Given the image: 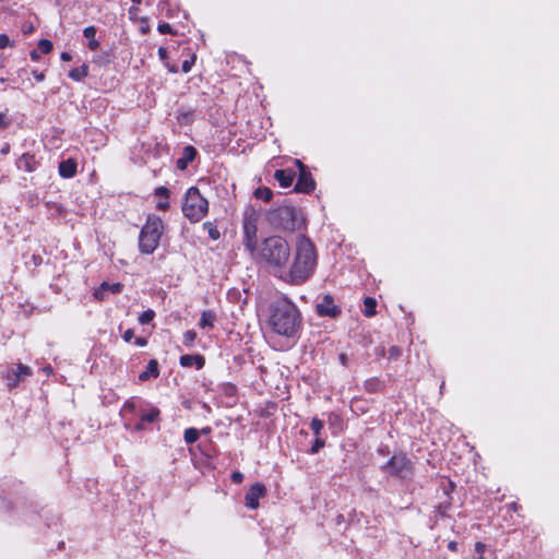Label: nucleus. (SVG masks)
<instances>
[{"label": "nucleus", "instance_id": "052dcab7", "mask_svg": "<svg viewBox=\"0 0 559 559\" xmlns=\"http://www.w3.org/2000/svg\"><path fill=\"white\" fill-rule=\"evenodd\" d=\"M379 355H381V356H382V355H384V349H383V348H381V349L379 350Z\"/></svg>", "mask_w": 559, "mask_h": 559}, {"label": "nucleus", "instance_id": "864d4df0", "mask_svg": "<svg viewBox=\"0 0 559 559\" xmlns=\"http://www.w3.org/2000/svg\"><path fill=\"white\" fill-rule=\"evenodd\" d=\"M448 548L451 550V551H455L456 548H457V543L456 542H450L449 545H448Z\"/></svg>", "mask_w": 559, "mask_h": 559}, {"label": "nucleus", "instance_id": "c756f323", "mask_svg": "<svg viewBox=\"0 0 559 559\" xmlns=\"http://www.w3.org/2000/svg\"><path fill=\"white\" fill-rule=\"evenodd\" d=\"M159 415V411L157 408H152L148 413L142 414L141 419L143 421L153 423Z\"/></svg>", "mask_w": 559, "mask_h": 559}, {"label": "nucleus", "instance_id": "a211bd4d", "mask_svg": "<svg viewBox=\"0 0 559 559\" xmlns=\"http://www.w3.org/2000/svg\"><path fill=\"white\" fill-rule=\"evenodd\" d=\"M159 376L158 362L155 359L148 361L146 369L140 373L139 379L146 381L150 378H157Z\"/></svg>", "mask_w": 559, "mask_h": 559}, {"label": "nucleus", "instance_id": "0eeeda50", "mask_svg": "<svg viewBox=\"0 0 559 559\" xmlns=\"http://www.w3.org/2000/svg\"><path fill=\"white\" fill-rule=\"evenodd\" d=\"M392 475L407 478L413 474L412 462L404 454L393 455L384 466Z\"/></svg>", "mask_w": 559, "mask_h": 559}, {"label": "nucleus", "instance_id": "393cba45", "mask_svg": "<svg viewBox=\"0 0 559 559\" xmlns=\"http://www.w3.org/2000/svg\"><path fill=\"white\" fill-rule=\"evenodd\" d=\"M310 428H311L314 437H323L322 431L324 428V424L321 419L313 418L310 423Z\"/></svg>", "mask_w": 559, "mask_h": 559}, {"label": "nucleus", "instance_id": "9b49d317", "mask_svg": "<svg viewBox=\"0 0 559 559\" xmlns=\"http://www.w3.org/2000/svg\"><path fill=\"white\" fill-rule=\"evenodd\" d=\"M266 495V487L262 483L251 485L247 492V508L257 509L259 507V499L264 498Z\"/></svg>", "mask_w": 559, "mask_h": 559}, {"label": "nucleus", "instance_id": "c85d7f7f", "mask_svg": "<svg viewBox=\"0 0 559 559\" xmlns=\"http://www.w3.org/2000/svg\"><path fill=\"white\" fill-rule=\"evenodd\" d=\"M37 49L41 52V53H48L52 50V43L48 39H40L38 45H37Z\"/></svg>", "mask_w": 559, "mask_h": 559}, {"label": "nucleus", "instance_id": "2eb2a0df", "mask_svg": "<svg viewBox=\"0 0 559 559\" xmlns=\"http://www.w3.org/2000/svg\"><path fill=\"white\" fill-rule=\"evenodd\" d=\"M205 364V359L201 355H182L180 357V365L182 367H192L195 366L197 369L203 368Z\"/></svg>", "mask_w": 559, "mask_h": 559}, {"label": "nucleus", "instance_id": "aec40b11", "mask_svg": "<svg viewBox=\"0 0 559 559\" xmlns=\"http://www.w3.org/2000/svg\"><path fill=\"white\" fill-rule=\"evenodd\" d=\"M384 388L383 382L379 378H370L365 381V389L370 392H380Z\"/></svg>", "mask_w": 559, "mask_h": 559}, {"label": "nucleus", "instance_id": "de8ad7c7", "mask_svg": "<svg viewBox=\"0 0 559 559\" xmlns=\"http://www.w3.org/2000/svg\"><path fill=\"white\" fill-rule=\"evenodd\" d=\"M32 74L34 75V78L36 79V81L38 82H41L45 80V74L43 72H37L36 70H34L32 72Z\"/></svg>", "mask_w": 559, "mask_h": 559}, {"label": "nucleus", "instance_id": "423d86ee", "mask_svg": "<svg viewBox=\"0 0 559 559\" xmlns=\"http://www.w3.org/2000/svg\"><path fill=\"white\" fill-rule=\"evenodd\" d=\"M271 222L286 230H295L302 226L301 212L293 205H282L271 213Z\"/></svg>", "mask_w": 559, "mask_h": 559}, {"label": "nucleus", "instance_id": "39448f33", "mask_svg": "<svg viewBox=\"0 0 559 559\" xmlns=\"http://www.w3.org/2000/svg\"><path fill=\"white\" fill-rule=\"evenodd\" d=\"M207 210L209 203L199 189L195 187L188 189L182 204L183 215L191 222H199L206 215Z\"/></svg>", "mask_w": 559, "mask_h": 559}, {"label": "nucleus", "instance_id": "09e8293b", "mask_svg": "<svg viewBox=\"0 0 559 559\" xmlns=\"http://www.w3.org/2000/svg\"><path fill=\"white\" fill-rule=\"evenodd\" d=\"M29 56H31L32 60H34V61H37V60H39V58H40V55H39V52H38V49H34V50H32V51H31V53H29Z\"/></svg>", "mask_w": 559, "mask_h": 559}, {"label": "nucleus", "instance_id": "f257e3e1", "mask_svg": "<svg viewBox=\"0 0 559 559\" xmlns=\"http://www.w3.org/2000/svg\"><path fill=\"white\" fill-rule=\"evenodd\" d=\"M267 323L274 333L294 338L301 329L302 317L294 302L282 297L271 302Z\"/></svg>", "mask_w": 559, "mask_h": 559}, {"label": "nucleus", "instance_id": "680f3d73", "mask_svg": "<svg viewBox=\"0 0 559 559\" xmlns=\"http://www.w3.org/2000/svg\"><path fill=\"white\" fill-rule=\"evenodd\" d=\"M133 3L139 4L141 0H131Z\"/></svg>", "mask_w": 559, "mask_h": 559}, {"label": "nucleus", "instance_id": "f3484780", "mask_svg": "<svg viewBox=\"0 0 559 559\" xmlns=\"http://www.w3.org/2000/svg\"><path fill=\"white\" fill-rule=\"evenodd\" d=\"M195 155L197 151L193 146H186L182 156L177 160V167L181 170L186 169L188 164L194 159Z\"/></svg>", "mask_w": 559, "mask_h": 559}, {"label": "nucleus", "instance_id": "8fccbe9b", "mask_svg": "<svg viewBox=\"0 0 559 559\" xmlns=\"http://www.w3.org/2000/svg\"><path fill=\"white\" fill-rule=\"evenodd\" d=\"M133 409H134V404L132 402H126L123 405V408H122V411H133Z\"/></svg>", "mask_w": 559, "mask_h": 559}, {"label": "nucleus", "instance_id": "f8f14e48", "mask_svg": "<svg viewBox=\"0 0 559 559\" xmlns=\"http://www.w3.org/2000/svg\"><path fill=\"white\" fill-rule=\"evenodd\" d=\"M123 285L121 283L109 284L104 282L99 288L94 293V296L98 300H103L106 297V293L118 294L122 290Z\"/></svg>", "mask_w": 559, "mask_h": 559}, {"label": "nucleus", "instance_id": "4468645a", "mask_svg": "<svg viewBox=\"0 0 559 559\" xmlns=\"http://www.w3.org/2000/svg\"><path fill=\"white\" fill-rule=\"evenodd\" d=\"M37 160L35 159V156L29 154V153H25L23 154L19 159H17V167L20 169H23L27 173H32L34 171L36 168H37Z\"/></svg>", "mask_w": 559, "mask_h": 559}, {"label": "nucleus", "instance_id": "f704fd0d", "mask_svg": "<svg viewBox=\"0 0 559 559\" xmlns=\"http://www.w3.org/2000/svg\"><path fill=\"white\" fill-rule=\"evenodd\" d=\"M195 332L194 331H187L185 334H183V343L188 346L192 345L193 341L195 340Z\"/></svg>", "mask_w": 559, "mask_h": 559}, {"label": "nucleus", "instance_id": "c9c22d12", "mask_svg": "<svg viewBox=\"0 0 559 559\" xmlns=\"http://www.w3.org/2000/svg\"><path fill=\"white\" fill-rule=\"evenodd\" d=\"M485 549H486V545H485V544H483L481 542H477V543L475 544V551H476L477 554H479V556H478V558H477V559H486V558L484 557V555H483V554H484V551H485Z\"/></svg>", "mask_w": 559, "mask_h": 559}, {"label": "nucleus", "instance_id": "3c124183", "mask_svg": "<svg viewBox=\"0 0 559 559\" xmlns=\"http://www.w3.org/2000/svg\"><path fill=\"white\" fill-rule=\"evenodd\" d=\"M147 343V341L143 337H136L135 338V344L139 345V346H145Z\"/></svg>", "mask_w": 559, "mask_h": 559}, {"label": "nucleus", "instance_id": "49530a36", "mask_svg": "<svg viewBox=\"0 0 559 559\" xmlns=\"http://www.w3.org/2000/svg\"><path fill=\"white\" fill-rule=\"evenodd\" d=\"M34 29L33 25L31 23H25L23 26H22V31L24 34H29L32 33Z\"/></svg>", "mask_w": 559, "mask_h": 559}, {"label": "nucleus", "instance_id": "72a5a7b5", "mask_svg": "<svg viewBox=\"0 0 559 559\" xmlns=\"http://www.w3.org/2000/svg\"><path fill=\"white\" fill-rule=\"evenodd\" d=\"M154 194H155L156 197H159V198L168 199V198H169V194H170V191H169V189H167L166 187H157V188L154 190Z\"/></svg>", "mask_w": 559, "mask_h": 559}, {"label": "nucleus", "instance_id": "5701e85b", "mask_svg": "<svg viewBox=\"0 0 559 559\" xmlns=\"http://www.w3.org/2000/svg\"><path fill=\"white\" fill-rule=\"evenodd\" d=\"M87 74H88V66L87 64H83L80 68H73L69 72V76L74 81H81L83 78L87 76Z\"/></svg>", "mask_w": 559, "mask_h": 559}, {"label": "nucleus", "instance_id": "6ab92c4d", "mask_svg": "<svg viewBox=\"0 0 559 559\" xmlns=\"http://www.w3.org/2000/svg\"><path fill=\"white\" fill-rule=\"evenodd\" d=\"M84 37L88 39V48L96 50L99 47V41L95 38L96 28L94 26H87L83 31Z\"/></svg>", "mask_w": 559, "mask_h": 559}, {"label": "nucleus", "instance_id": "412c9836", "mask_svg": "<svg viewBox=\"0 0 559 559\" xmlns=\"http://www.w3.org/2000/svg\"><path fill=\"white\" fill-rule=\"evenodd\" d=\"M216 317L215 313L211 310H206L202 312L199 325L201 328H212L214 324Z\"/></svg>", "mask_w": 559, "mask_h": 559}, {"label": "nucleus", "instance_id": "ddd939ff", "mask_svg": "<svg viewBox=\"0 0 559 559\" xmlns=\"http://www.w3.org/2000/svg\"><path fill=\"white\" fill-rule=\"evenodd\" d=\"M296 173L293 169H277L274 173V178L283 188H288L293 185Z\"/></svg>", "mask_w": 559, "mask_h": 559}, {"label": "nucleus", "instance_id": "f03ea898", "mask_svg": "<svg viewBox=\"0 0 559 559\" xmlns=\"http://www.w3.org/2000/svg\"><path fill=\"white\" fill-rule=\"evenodd\" d=\"M317 254L313 243L300 235L296 240V251L289 269L284 267L280 274L287 283L299 285L305 283L314 272Z\"/></svg>", "mask_w": 559, "mask_h": 559}, {"label": "nucleus", "instance_id": "ea45409f", "mask_svg": "<svg viewBox=\"0 0 559 559\" xmlns=\"http://www.w3.org/2000/svg\"><path fill=\"white\" fill-rule=\"evenodd\" d=\"M231 480L235 483V484H240L242 480H243V474L240 473V472H234L231 474Z\"/></svg>", "mask_w": 559, "mask_h": 559}, {"label": "nucleus", "instance_id": "1a4fd4ad", "mask_svg": "<svg viewBox=\"0 0 559 559\" xmlns=\"http://www.w3.org/2000/svg\"><path fill=\"white\" fill-rule=\"evenodd\" d=\"M29 376H32V369L23 364H17L15 368H10L7 370L4 379L7 380L8 388L13 389Z\"/></svg>", "mask_w": 559, "mask_h": 559}, {"label": "nucleus", "instance_id": "9d476101", "mask_svg": "<svg viewBox=\"0 0 559 559\" xmlns=\"http://www.w3.org/2000/svg\"><path fill=\"white\" fill-rule=\"evenodd\" d=\"M317 312L321 317L335 318L341 311L340 308L334 304L332 296L324 295L317 304Z\"/></svg>", "mask_w": 559, "mask_h": 559}, {"label": "nucleus", "instance_id": "bf43d9fd", "mask_svg": "<svg viewBox=\"0 0 559 559\" xmlns=\"http://www.w3.org/2000/svg\"><path fill=\"white\" fill-rule=\"evenodd\" d=\"M45 371H46V372H48V373H50L52 370H51V368H50V367H47V368H45Z\"/></svg>", "mask_w": 559, "mask_h": 559}, {"label": "nucleus", "instance_id": "c03bdc74", "mask_svg": "<svg viewBox=\"0 0 559 559\" xmlns=\"http://www.w3.org/2000/svg\"><path fill=\"white\" fill-rule=\"evenodd\" d=\"M167 55H168L167 48H165V47L158 48V56L162 60H165L167 58Z\"/></svg>", "mask_w": 559, "mask_h": 559}, {"label": "nucleus", "instance_id": "bb28decb", "mask_svg": "<svg viewBox=\"0 0 559 559\" xmlns=\"http://www.w3.org/2000/svg\"><path fill=\"white\" fill-rule=\"evenodd\" d=\"M325 445V438L324 437H314V442L312 447L309 450L310 454L318 453L323 447Z\"/></svg>", "mask_w": 559, "mask_h": 559}, {"label": "nucleus", "instance_id": "4be33fe9", "mask_svg": "<svg viewBox=\"0 0 559 559\" xmlns=\"http://www.w3.org/2000/svg\"><path fill=\"white\" fill-rule=\"evenodd\" d=\"M253 197L258 200L269 202L273 197V191L267 187H259L253 191Z\"/></svg>", "mask_w": 559, "mask_h": 559}, {"label": "nucleus", "instance_id": "5fc2aeb1", "mask_svg": "<svg viewBox=\"0 0 559 559\" xmlns=\"http://www.w3.org/2000/svg\"><path fill=\"white\" fill-rule=\"evenodd\" d=\"M138 10H139L138 7H131L130 10H129L130 15H134L135 16L136 13H138Z\"/></svg>", "mask_w": 559, "mask_h": 559}, {"label": "nucleus", "instance_id": "603ef678", "mask_svg": "<svg viewBox=\"0 0 559 559\" xmlns=\"http://www.w3.org/2000/svg\"><path fill=\"white\" fill-rule=\"evenodd\" d=\"M61 60L63 61H70L72 59L71 55L69 52H62L60 56Z\"/></svg>", "mask_w": 559, "mask_h": 559}, {"label": "nucleus", "instance_id": "a878e982", "mask_svg": "<svg viewBox=\"0 0 559 559\" xmlns=\"http://www.w3.org/2000/svg\"><path fill=\"white\" fill-rule=\"evenodd\" d=\"M199 438V431L195 428H188L185 430V441L187 443H193Z\"/></svg>", "mask_w": 559, "mask_h": 559}, {"label": "nucleus", "instance_id": "473e14b6", "mask_svg": "<svg viewBox=\"0 0 559 559\" xmlns=\"http://www.w3.org/2000/svg\"><path fill=\"white\" fill-rule=\"evenodd\" d=\"M402 355V350L397 346H392L389 348V359L391 360H397Z\"/></svg>", "mask_w": 559, "mask_h": 559}, {"label": "nucleus", "instance_id": "37998d69", "mask_svg": "<svg viewBox=\"0 0 559 559\" xmlns=\"http://www.w3.org/2000/svg\"><path fill=\"white\" fill-rule=\"evenodd\" d=\"M133 336H134V332H133V330H131V329L127 330V331L123 333V340H124L126 342H130V341L133 338Z\"/></svg>", "mask_w": 559, "mask_h": 559}, {"label": "nucleus", "instance_id": "7c9ffc66", "mask_svg": "<svg viewBox=\"0 0 559 559\" xmlns=\"http://www.w3.org/2000/svg\"><path fill=\"white\" fill-rule=\"evenodd\" d=\"M155 317V312L151 309L142 312V314L139 318V321L141 324H147L150 323Z\"/></svg>", "mask_w": 559, "mask_h": 559}, {"label": "nucleus", "instance_id": "dca6fc26", "mask_svg": "<svg viewBox=\"0 0 559 559\" xmlns=\"http://www.w3.org/2000/svg\"><path fill=\"white\" fill-rule=\"evenodd\" d=\"M75 173H76V163L74 159L69 158V159L62 160L59 164V175L62 178H71L75 175Z\"/></svg>", "mask_w": 559, "mask_h": 559}, {"label": "nucleus", "instance_id": "6e6552de", "mask_svg": "<svg viewBox=\"0 0 559 559\" xmlns=\"http://www.w3.org/2000/svg\"><path fill=\"white\" fill-rule=\"evenodd\" d=\"M295 164L299 168V176H298V179H297L294 190L296 192H300V193L312 192L316 188V182H314L312 175L310 174V171L307 169V167L300 160L296 159Z\"/></svg>", "mask_w": 559, "mask_h": 559}, {"label": "nucleus", "instance_id": "13d9d810", "mask_svg": "<svg viewBox=\"0 0 559 559\" xmlns=\"http://www.w3.org/2000/svg\"><path fill=\"white\" fill-rule=\"evenodd\" d=\"M253 215H255V211H252V214H250V215L247 213V219L251 218Z\"/></svg>", "mask_w": 559, "mask_h": 559}, {"label": "nucleus", "instance_id": "a19ab883", "mask_svg": "<svg viewBox=\"0 0 559 559\" xmlns=\"http://www.w3.org/2000/svg\"><path fill=\"white\" fill-rule=\"evenodd\" d=\"M193 62H194V57L191 60L183 61V63H182V71L185 73H188L191 70V67H192Z\"/></svg>", "mask_w": 559, "mask_h": 559}, {"label": "nucleus", "instance_id": "4c0bfd02", "mask_svg": "<svg viewBox=\"0 0 559 559\" xmlns=\"http://www.w3.org/2000/svg\"><path fill=\"white\" fill-rule=\"evenodd\" d=\"M10 119L5 116V114L0 112V129H7L10 126Z\"/></svg>", "mask_w": 559, "mask_h": 559}, {"label": "nucleus", "instance_id": "4d7b16f0", "mask_svg": "<svg viewBox=\"0 0 559 559\" xmlns=\"http://www.w3.org/2000/svg\"><path fill=\"white\" fill-rule=\"evenodd\" d=\"M509 508L513 511H516L518 510V504L515 502H512L509 504Z\"/></svg>", "mask_w": 559, "mask_h": 559}, {"label": "nucleus", "instance_id": "e2e57ef3", "mask_svg": "<svg viewBox=\"0 0 559 559\" xmlns=\"http://www.w3.org/2000/svg\"><path fill=\"white\" fill-rule=\"evenodd\" d=\"M9 150V146H7L5 148L2 150V153H7Z\"/></svg>", "mask_w": 559, "mask_h": 559}, {"label": "nucleus", "instance_id": "2f4dec72", "mask_svg": "<svg viewBox=\"0 0 559 559\" xmlns=\"http://www.w3.org/2000/svg\"><path fill=\"white\" fill-rule=\"evenodd\" d=\"M204 228L207 229L209 231V235L210 237L213 239V240H216L219 238V231L217 230L216 227H214L211 223H205L204 224Z\"/></svg>", "mask_w": 559, "mask_h": 559}, {"label": "nucleus", "instance_id": "cd10ccee", "mask_svg": "<svg viewBox=\"0 0 559 559\" xmlns=\"http://www.w3.org/2000/svg\"><path fill=\"white\" fill-rule=\"evenodd\" d=\"M325 445V438L324 437H314V442L312 447L309 450L310 454L318 453L323 447Z\"/></svg>", "mask_w": 559, "mask_h": 559}, {"label": "nucleus", "instance_id": "b1692460", "mask_svg": "<svg viewBox=\"0 0 559 559\" xmlns=\"http://www.w3.org/2000/svg\"><path fill=\"white\" fill-rule=\"evenodd\" d=\"M377 301L372 297H366L364 300V314L366 317H373L376 314Z\"/></svg>", "mask_w": 559, "mask_h": 559}, {"label": "nucleus", "instance_id": "6e6d98bb", "mask_svg": "<svg viewBox=\"0 0 559 559\" xmlns=\"http://www.w3.org/2000/svg\"><path fill=\"white\" fill-rule=\"evenodd\" d=\"M262 312H263V309H262V306L261 305H258V308H257V313L259 317L262 316Z\"/></svg>", "mask_w": 559, "mask_h": 559}, {"label": "nucleus", "instance_id": "7ed1b4c3", "mask_svg": "<svg viewBox=\"0 0 559 559\" xmlns=\"http://www.w3.org/2000/svg\"><path fill=\"white\" fill-rule=\"evenodd\" d=\"M250 233L251 227L247 224V250L251 252L252 258L257 262H266L277 267L282 273L290 255L287 241L282 237L273 236L260 243H253Z\"/></svg>", "mask_w": 559, "mask_h": 559}, {"label": "nucleus", "instance_id": "58836bf2", "mask_svg": "<svg viewBox=\"0 0 559 559\" xmlns=\"http://www.w3.org/2000/svg\"><path fill=\"white\" fill-rule=\"evenodd\" d=\"M158 31L162 34H169L173 32L171 26L168 23H163L158 25Z\"/></svg>", "mask_w": 559, "mask_h": 559}, {"label": "nucleus", "instance_id": "79ce46f5", "mask_svg": "<svg viewBox=\"0 0 559 559\" xmlns=\"http://www.w3.org/2000/svg\"><path fill=\"white\" fill-rule=\"evenodd\" d=\"M156 207L159 211H167L169 209V202L167 199H164V201L157 203Z\"/></svg>", "mask_w": 559, "mask_h": 559}, {"label": "nucleus", "instance_id": "a18cd8bd", "mask_svg": "<svg viewBox=\"0 0 559 559\" xmlns=\"http://www.w3.org/2000/svg\"><path fill=\"white\" fill-rule=\"evenodd\" d=\"M338 360L344 366V367H347L348 366V357L346 354L342 353L340 354L338 356Z\"/></svg>", "mask_w": 559, "mask_h": 559}, {"label": "nucleus", "instance_id": "20e7f679", "mask_svg": "<svg viewBox=\"0 0 559 559\" xmlns=\"http://www.w3.org/2000/svg\"><path fill=\"white\" fill-rule=\"evenodd\" d=\"M164 233V223L160 217L151 214L143 225L139 236V250L144 254L153 253Z\"/></svg>", "mask_w": 559, "mask_h": 559}, {"label": "nucleus", "instance_id": "e433bc0d", "mask_svg": "<svg viewBox=\"0 0 559 559\" xmlns=\"http://www.w3.org/2000/svg\"><path fill=\"white\" fill-rule=\"evenodd\" d=\"M8 46H12V43H11L9 36L5 34H1L0 35V49H3Z\"/></svg>", "mask_w": 559, "mask_h": 559}]
</instances>
